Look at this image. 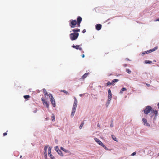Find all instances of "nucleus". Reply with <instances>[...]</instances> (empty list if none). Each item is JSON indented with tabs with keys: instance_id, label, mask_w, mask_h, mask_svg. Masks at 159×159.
Wrapping results in <instances>:
<instances>
[{
	"instance_id": "obj_33",
	"label": "nucleus",
	"mask_w": 159,
	"mask_h": 159,
	"mask_svg": "<svg viewBox=\"0 0 159 159\" xmlns=\"http://www.w3.org/2000/svg\"><path fill=\"white\" fill-rule=\"evenodd\" d=\"M54 149L57 152L59 150L57 146L55 147Z\"/></svg>"
},
{
	"instance_id": "obj_39",
	"label": "nucleus",
	"mask_w": 159,
	"mask_h": 159,
	"mask_svg": "<svg viewBox=\"0 0 159 159\" xmlns=\"http://www.w3.org/2000/svg\"><path fill=\"white\" fill-rule=\"evenodd\" d=\"M41 100L42 101L43 103L46 101L43 98H41Z\"/></svg>"
},
{
	"instance_id": "obj_36",
	"label": "nucleus",
	"mask_w": 159,
	"mask_h": 159,
	"mask_svg": "<svg viewBox=\"0 0 159 159\" xmlns=\"http://www.w3.org/2000/svg\"><path fill=\"white\" fill-rule=\"evenodd\" d=\"M55 116L54 115H53L52 116V121H53L55 120Z\"/></svg>"
},
{
	"instance_id": "obj_62",
	"label": "nucleus",
	"mask_w": 159,
	"mask_h": 159,
	"mask_svg": "<svg viewBox=\"0 0 159 159\" xmlns=\"http://www.w3.org/2000/svg\"><path fill=\"white\" fill-rule=\"evenodd\" d=\"M159 80H158V81H157V82H159Z\"/></svg>"
},
{
	"instance_id": "obj_61",
	"label": "nucleus",
	"mask_w": 159,
	"mask_h": 159,
	"mask_svg": "<svg viewBox=\"0 0 159 159\" xmlns=\"http://www.w3.org/2000/svg\"><path fill=\"white\" fill-rule=\"evenodd\" d=\"M159 80H158V81H157V82H159Z\"/></svg>"
},
{
	"instance_id": "obj_20",
	"label": "nucleus",
	"mask_w": 159,
	"mask_h": 159,
	"mask_svg": "<svg viewBox=\"0 0 159 159\" xmlns=\"http://www.w3.org/2000/svg\"><path fill=\"white\" fill-rule=\"evenodd\" d=\"M60 149L61 150H62L63 151L67 153V152H69V151L68 150L66 149H65L64 148H63L62 147H60Z\"/></svg>"
},
{
	"instance_id": "obj_45",
	"label": "nucleus",
	"mask_w": 159,
	"mask_h": 159,
	"mask_svg": "<svg viewBox=\"0 0 159 159\" xmlns=\"http://www.w3.org/2000/svg\"><path fill=\"white\" fill-rule=\"evenodd\" d=\"M146 85L148 87H149L150 86V84H146Z\"/></svg>"
},
{
	"instance_id": "obj_49",
	"label": "nucleus",
	"mask_w": 159,
	"mask_h": 159,
	"mask_svg": "<svg viewBox=\"0 0 159 159\" xmlns=\"http://www.w3.org/2000/svg\"><path fill=\"white\" fill-rule=\"evenodd\" d=\"M82 57L83 58H84L85 57V55L83 54L82 55Z\"/></svg>"
},
{
	"instance_id": "obj_8",
	"label": "nucleus",
	"mask_w": 159,
	"mask_h": 159,
	"mask_svg": "<svg viewBox=\"0 0 159 159\" xmlns=\"http://www.w3.org/2000/svg\"><path fill=\"white\" fill-rule=\"evenodd\" d=\"M94 140L100 145H101V146L102 145H103V143L101 141H100L98 139L96 138H94Z\"/></svg>"
},
{
	"instance_id": "obj_22",
	"label": "nucleus",
	"mask_w": 159,
	"mask_h": 159,
	"mask_svg": "<svg viewBox=\"0 0 159 159\" xmlns=\"http://www.w3.org/2000/svg\"><path fill=\"white\" fill-rule=\"evenodd\" d=\"M126 90V89L124 87L121 89L120 91V93L122 94L123 93V92Z\"/></svg>"
},
{
	"instance_id": "obj_27",
	"label": "nucleus",
	"mask_w": 159,
	"mask_h": 159,
	"mask_svg": "<svg viewBox=\"0 0 159 159\" xmlns=\"http://www.w3.org/2000/svg\"><path fill=\"white\" fill-rule=\"evenodd\" d=\"M61 92H63L65 93L66 95H69V93L66 91L64 90H61Z\"/></svg>"
},
{
	"instance_id": "obj_30",
	"label": "nucleus",
	"mask_w": 159,
	"mask_h": 159,
	"mask_svg": "<svg viewBox=\"0 0 159 159\" xmlns=\"http://www.w3.org/2000/svg\"><path fill=\"white\" fill-rule=\"evenodd\" d=\"M24 98L25 99H28L30 98V96L29 95H25L24 96Z\"/></svg>"
},
{
	"instance_id": "obj_51",
	"label": "nucleus",
	"mask_w": 159,
	"mask_h": 159,
	"mask_svg": "<svg viewBox=\"0 0 159 159\" xmlns=\"http://www.w3.org/2000/svg\"><path fill=\"white\" fill-rule=\"evenodd\" d=\"M127 65L126 64H125L124 65V66L125 67H126V66H127Z\"/></svg>"
},
{
	"instance_id": "obj_9",
	"label": "nucleus",
	"mask_w": 159,
	"mask_h": 159,
	"mask_svg": "<svg viewBox=\"0 0 159 159\" xmlns=\"http://www.w3.org/2000/svg\"><path fill=\"white\" fill-rule=\"evenodd\" d=\"M142 121H143L144 123V125H146L148 126H150V125L147 122V120L146 119H145L144 118H143L142 119Z\"/></svg>"
},
{
	"instance_id": "obj_5",
	"label": "nucleus",
	"mask_w": 159,
	"mask_h": 159,
	"mask_svg": "<svg viewBox=\"0 0 159 159\" xmlns=\"http://www.w3.org/2000/svg\"><path fill=\"white\" fill-rule=\"evenodd\" d=\"M48 147V146L47 145L46 146H45V147L44 148V157L45 158H47V152Z\"/></svg>"
},
{
	"instance_id": "obj_57",
	"label": "nucleus",
	"mask_w": 159,
	"mask_h": 159,
	"mask_svg": "<svg viewBox=\"0 0 159 159\" xmlns=\"http://www.w3.org/2000/svg\"><path fill=\"white\" fill-rule=\"evenodd\" d=\"M55 141V142H56L57 141V140L56 139Z\"/></svg>"
},
{
	"instance_id": "obj_34",
	"label": "nucleus",
	"mask_w": 159,
	"mask_h": 159,
	"mask_svg": "<svg viewBox=\"0 0 159 159\" xmlns=\"http://www.w3.org/2000/svg\"><path fill=\"white\" fill-rule=\"evenodd\" d=\"M48 96H49V97L50 98V99H52V98H54L52 94L50 93L49 94Z\"/></svg>"
},
{
	"instance_id": "obj_28",
	"label": "nucleus",
	"mask_w": 159,
	"mask_h": 159,
	"mask_svg": "<svg viewBox=\"0 0 159 159\" xmlns=\"http://www.w3.org/2000/svg\"><path fill=\"white\" fill-rule=\"evenodd\" d=\"M111 137L112 139L114 140V141H117V138L115 137V136L114 135H112Z\"/></svg>"
},
{
	"instance_id": "obj_42",
	"label": "nucleus",
	"mask_w": 159,
	"mask_h": 159,
	"mask_svg": "<svg viewBox=\"0 0 159 159\" xmlns=\"http://www.w3.org/2000/svg\"><path fill=\"white\" fill-rule=\"evenodd\" d=\"M86 32V30L85 29H84L83 31H82V33H85Z\"/></svg>"
},
{
	"instance_id": "obj_23",
	"label": "nucleus",
	"mask_w": 159,
	"mask_h": 159,
	"mask_svg": "<svg viewBox=\"0 0 159 159\" xmlns=\"http://www.w3.org/2000/svg\"><path fill=\"white\" fill-rule=\"evenodd\" d=\"M57 152L58 153V154L60 155V156H63V155L62 153V151L60 150H59Z\"/></svg>"
},
{
	"instance_id": "obj_17",
	"label": "nucleus",
	"mask_w": 159,
	"mask_h": 159,
	"mask_svg": "<svg viewBox=\"0 0 159 159\" xmlns=\"http://www.w3.org/2000/svg\"><path fill=\"white\" fill-rule=\"evenodd\" d=\"M80 29L78 28L72 30V31H73L74 33H78V32H80Z\"/></svg>"
},
{
	"instance_id": "obj_41",
	"label": "nucleus",
	"mask_w": 159,
	"mask_h": 159,
	"mask_svg": "<svg viewBox=\"0 0 159 159\" xmlns=\"http://www.w3.org/2000/svg\"><path fill=\"white\" fill-rule=\"evenodd\" d=\"M112 122H113V120H112L111 121V124L110 125V126L111 127L113 126Z\"/></svg>"
},
{
	"instance_id": "obj_13",
	"label": "nucleus",
	"mask_w": 159,
	"mask_h": 159,
	"mask_svg": "<svg viewBox=\"0 0 159 159\" xmlns=\"http://www.w3.org/2000/svg\"><path fill=\"white\" fill-rule=\"evenodd\" d=\"M141 77L142 79H146L147 78V74L146 73H144L142 74Z\"/></svg>"
},
{
	"instance_id": "obj_59",
	"label": "nucleus",
	"mask_w": 159,
	"mask_h": 159,
	"mask_svg": "<svg viewBox=\"0 0 159 159\" xmlns=\"http://www.w3.org/2000/svg\"><path fill=\"white\" fill-rule=\"evenodd\" d=\"M45 120H48L47 118H46V119H45Z\"/></svg>"
},
{
	"instance_id": "obj_4",
	"label": "nucleus",
	"mask_w": 159,
	"mask_h": 159,
	"mask_svg": "<svg viewBox=\"0 0 159 159\" xmlns=\"http://www.w3.org/2000/svg\"><path fill=\"white\" fill-rule=\"evenodd\" d=\"M74 98L75 99L73 103V109H76L77 107V100L76 98L75 97H74Z\"/></svg>"
},
{
	"instance_id": "obj_6",
	"label": "nucleus",
	"mask_w": 159,
	"mask_h": 159,
	"mask_svg": "<svg viewBox=\"0 0 159 159\" xmlns=\"http://www.w3.org/2000/svg\"><path fill=\"white\" fill-rule=\"evenodd\" d=\"M72 47L77 50L79 49L80 51H81L82 50L81 47H80V45H73L72 46Z\"/></svg>"
},
{
	"instance_id": "obj_7",
	"label": "nucleus",
	"mask_w": 159,
	"mask_h": 159,
	"mask_svg": "<svg viewBox=\"0 0 159 159\" xmlns=\"http://www.w3.org/2000/svg\"><path fill=\"white\" fill-rule=\"evenodd\" d=\"M102 27V25L100 24H98L95 26L96 29L98 31H99L101 29Z\"/></svg>"
},
{
	"instance_id": "obj_26",
	"label": "nucleus",
	"mask_w": 159,
	"mask_h": 159,
	"mask_svg": "<svg viewBox=\"0 0 159 159\" xmlns=\"http://www.w3.org/2000/svg\"><path fill=\"white\" fill-rule=\"evenodd\" d=\"M111 98L109 99V98H108V99L107 100V103H106V106L107 107L108 106L109 104L110 103V101H111Z\"/></svg>"
},
{
	"instance_id": "obj_12",
	"label": "nucleus",
	"mask_w": 159,
	"mask_h": 159,
	"mask_svg": "<svg viewBox=\"0 0 159 159\" xmlns=\"http://www.w3.org/2000/svg\"><path fill=\"white\" fill-rule=\"evenodd\" d=\"M108 98L109 99L111 98H112V93H111V90L110 89H109L108 90Z\"/></svg>"
},
{
	"instance_id": "obj_16",
	"label": "nucleus",
	"mask_w": 159,
	"mask_h": 159,
	"mask_svg": "<svg viewBox=\"0 0 159 159\" xmlns=\"http://www.w3.org/2000/svg\"><path fill=\"white\" fill-rule=\"evenodd\" d=\"M75 110L76 109H74L72 108L70 115L71 117H73V116H74L75 113Z\"/></svg>"
},
{
	"instance_id": "obj_14",
	"label": "nucleus",
	"mask_w": 159,
	"mask_h": 159,
	"mask_svg": "<svg viewBox=\"0 0 159 159\" xmlns=\"http://www.w3.org/2000/svg\"><path fill=\"white\" fill-rule=\"evenodd\" d=\"M150 53V51H149V50H148L146 51L143 52H141V53L143 56L144 55H145V54H148Z\"/></svg>"
},
{
	"instance_id": "obj_48",
	"label": "nucleus",
	"mask_w": 159,
	"mask_h": 159,
	"mask_svg": "<svg viewBox=\"0 0 159 159\" xmlns=\"http://www.w3.org/2000/svg\"><path fill=\"white\" fill-rule=\"evenodd\" d=\"M51 148L50 147H49L48 150L51 151Z\"/></svg>"
},
{
	"instance_id": "obj_19",
	"label": "nucleus",
	"mask_w": 159,
	"mask_h": 159,
	"mask_svg": "<svg viewBox=\"0 0 159 159\" xmlns=\"http://www.w3.org/2000/svg\"><path fill=\"white\" fill-rule=\"evenodd\" d=\"M153 112H154V114H155V118L154 119L155 120V117L156 116H157L158 115V112L157 111V110H153Z\"/></svg>"
},
{
	"instance_id": "obj_60",
	"label": "nucleus",
	"mask_w": 159,
	"mask_h": 159,
	"mask_svg": "<svg viewBox=\"0 0 159 159\" xmlns=\"http://www.w3.org/2000/svg\"><path fill=\"white\" fill-rule=\"evenodd\" d=\"M154 61L155 62L156 61L155 60H154Z\"/></svg>"
},
{
	"instance_id": "obj_44",
	"label": "nucleus",
	"mask_w": 159,
	"mask_h": 159,
	"mask_svg": "<svg viewBox=\"0 0 159 159\" xmlns=\"http://www.w3.org/2000/svg\"><path fill=\"white\" fill-rule=\"evenodd\" d=\"M7 134L6 132H5L3 134V136H5Z\"/></svg>"
},
{
	"instance_id": "obj_53",
	"label": "nucleus",
	"mask_w": 159,
	"mask_h": 159,
	"mask_svg": "<svg viewBox=\"0 0 159 159\" xmlns=\"http://www.w3.org/2000/svg\"><path fill=\"white\" fill-rule=\"evenodd\" d=\"M126 60H128V61H130V60L129 59H128V58H126Z\"/></svg>"
},
{
	"instance_id": "obj_47",
	"label": "nucleus",
	"mask_w": 159,
	"mask_h": 159,
	"mask_svg": "<svg viewBox=\"0 0 159 159\" xmlns=\"http://www.w3.org/2000/svg\"><path fill=\"white\" fill-rule=\"evenodd\" d=\"M155 21H159V18H158V19H156L155 20Z\"/></svg>"
},
{
	"instance_id": "obj_38",
	"label": "nucleus",
	"mask_w": 159,
	"mask_h": 159,
	"mask_svg": "<svg viewBox=\"0 0 159 159\" xmlns=\"http://www.w3.org/2000/svg\"><path fill=\"white\" fill-rule=\"evenodd\" d=\"M102 146L103 148H104L106 150H108V148L106 147V146L103 144V145H102Z\"/></svg>"
},
{
	"instance_id": "obj_2",
	"label": "nucleus",
	"mask_w": 159,
	"mask_h": 159,
	"mask_svg": "<svg viewBox=\"0 0 159 159\" xmlns=\"http://www.w3.org/2000/svg\"><path fill=\"white\" fill-rule=\"evenodd\" d=\"M69 25L71 28H74L75 25L77 24L76 20H70L69 21Z\"/></svg>"
},
{
	"instance_id": "obj_50",
	"label": "nucleus",
	"mask_w": 159,
	"mask_h": 159,
	"mask_svg": "<svg viewBox=\"0 0 159 159\" xmlns=\"http://www.w3.org/2000/svg\"><path fill=\"white\" fill-rule=\"evenodd\" d=\"M97 126L98 127H100V125L99 124V123H98V124H97Z\"/></svg>"
},
{
	"instance_id": "obj_54",
	"label": "nucleus",
	"mask_w": 159,
	"mask_h": 159,
	"mask_svg": "<svg viewBox=\"0 0 159 159\" xmlns=\"http://www.w3.org/2000/svg\"><path fill=\"white\" fill-rule=\"evenodd\" d=\"M77 24V25H78V27H80V26H79V25H78V24Z\"/></svg>"
},
{
	"instance_id": "obj_24",
	"label": "nucleus",
	"mask_w": 159,
	"mask_h": 159,
	"mask_svg": "<svg viewBox=\"0 0 159 159\" xmlns=\"http://www.w3.org/2000/svg\"><path fill=\"white\" fill-rule=\"evenodd\" d=\"M88 75V73H86L84 74L82 77L81 79H84L87 77Z\"/></svg>"
},
{
	"instance_id": "obj_15",
	"label": "nucleus",
	"mask_w": 159,
	"mask_h": 159,
	"mask_svg": "<svg viewBox=\"0 0 159 159\" xmlns=\"http://www.w3.org/2000/svg\"><path fill=\"white\" fill-rule=\"evenodd\" d=\"M44 105H45L47 108H49V102L45 101L43 103Z\"/></svg>"
},
{
	"instance_id": "obj_52",
	"label": "nucleus",
	"mask_w": 159,
	"mask_h": 159,
	"mask_svg": "<svg viewBox=\"0 0 159 159\" xmlns=\"http://www.w3.org/2000/svg\"><path fill=\"white\" fill-rule=\"evenodd\" d=\"M84 95V94H80L79 95V96H80V97H81L82 96V95Z\"/></svg>"
},
{
	"instance_id": "obj_43",
	"label": "nucleus",
	"mask_w": 159,
	"mask_h": 159,
	"mask_svg": "<svg viewBox=\"0 0 159 159\" xmlns=\"http://www.w3.org/2000/svg\"><path fill=\"white\" fill-rule=\"evenodd\" d=\"M48 155L50 154H51V151L48 150Z\"/></svg>"
},
{
	"instance_id": "obj_56",
	"label": "nucleus",
	"mask_w": 159,
	"mask_h": 159,
	"mask_svg": "<svg viewBox=\"0 0 159 159\" xmlns=\"http://www.w3.org/2000/svg\"><path fill=\"white\" fill-rule=\"evenodd\" d=\"M22 156H20V158H22Z\"/></svg>"
},
{
	"instance_id": "obj_18",
	"label": "nucleus",
	"mask_w": 159,
	"mask_h": 159,
	"mask_svg": "<svg viewBox=\"0 0 159 159\" xmlns=\"http://www.w3.org/2000/svg\"><path fill=\"white\" fill-rule=\"evenodd\" d=\"M152 63V61H149V60H145L144 61V64H151Z\"/></svg>"
},
{
	"instance_id": "obj_58",
	"label": "nucleus",
	"mask_w": 159,
	"mask_h": 159,
	"mask_svg": "<svg viewBox=\"0 0 159 159\" xmlns=\"http://www.w3.org/2000/svg\"><path fill=\"white\" fill-rule=\"evenodd\" d=\"M158 156H159V153H158L157 154Z\"/></svg>"
},
{
	"instance_id": "obj_46",
	"label": "nucleus",
	"mask_w": 159,
	"mask_h": 159,
	"mask_svg": "<svg viewBox=\"0 0 159 159\" xmlns=\"http://www.w3.org/2000/svg\"><path fill=\"white\" fill-rule=\"evenodd\" d=\"M37 112V110H34L33 111V112L34 113H36Z\"/></svg>"
},
{
	"instance_id": "obj_25",
	"label": "nucleus",
	"mask_w": 159,
	"mask_h": 159,
	"mask_svg": "<svg viewBox=\"0 0 159 159\" xmlns=\"http://www.w3.org/2000/svg\"><path fill=\"white\" fill-rule=\"evenodd\" d=\"M119 80L117 79H115L112 80L111 83L112 85L114 84L115 83L118 81Z\"/></svg>"
},
{
	"instance_id": "obj_3",
	"label": "nucleus",
	"mask_w": 159,
	"mask_h": 159,
	"mask_svg": "<svg viewBox=\"0 0 159 159\" xmlns=\"http://www.w3.org/2000/svg\"><path fill=\"white\" fill-rule=\"evenodd\" d=\"M152 108L151 106H147L146 107L145 109L143 110V111H144V113L145 114H147L150 113L151 111H152Z\"/></svg>"
},
{
	"instance_id": "obj_31",
	"label": "nucleus",
	"mask_w": 159,
	"mask_h": 159,
	"mask_svg": "<svg viewBox=\"0 0 159 159\" xmlns=\"http://www.w3.org/2000/svg\"><path fill=\"white\" fill-rule=\"evenodd\" d=\"M84 125V122H82L81 123V124L80 125V126H79V128L80 129H82V127L83 126V125Z\"/></svg>"
},
{
	"instance_id": "obj_40",
	"label": "nucleus",
	"mask_w": 159,
	"mask_h": 159,
	"mask_svg": "<svg viewBox=\"0 0 159 159\" xmlns=\"http://www.w3.org/2000/svg\"><path fill=\"white\" fill-rule=\"evenodd\" d=\"M136 154V152H133L132 153L131 155L132 156H134Z\"/></svg>"
},
{
	"instance_id": "obj_29",
	"label": "nucleus",
	"mask_w": 159,
	"mask_h": 159,
	"mask_svg": "<svg viewBox=\"0 0 159 159\" xmlns=\"http://www.w3.org/2000/svg\"><path fill=\"white\" fill-rule=\"evenodd\" d=\"M43 93L45 95H47L48 94V92H47L45 89H43Z\"/></svg>"
},
{
	"instance_id": "obj_35",
	"label": "nucleus",
	"mask_w": 159,
	"mask_h": 159,
	"mask_svg": "<svg viewBox=\"0 0 159 159\" xmlns=\"http://www.w3.org/2000/svg\"><path fill=\"white\" fill-rule=\"evenodd\" d=\"M50 157L51 159H54L55 158V157H54L51 154L48 155Z\"/></svg>"
},
{
	"instance_id": "obj_21",
	"label": "nucleus",
	"mask_w": 159,
	"mask_h": 159,
	"mask_svg": "<svg viewBox=\"0 0 159 159\" xmlns=\"http://www.w3.org/2000/svg\"><path fill=\"white\" fill-rule=\"evenodd\" d=\"M157 49V47H155L154 48H153L152 49H150L149 51H150V52L151 53L152 52H153V51H154L156 50Z\"/></svg>"
},
{
	"instance_id": "obj_32",
	"label": "nucleus",
	"mask_w": 159,
	"mask_h": 159,
	"mask_svg": "<svg viewBox=\"0 0 159 159\" xmlns=\"http://www.w3.org/2000/svg\"><path fill=\"white\" fill-rule=\"evenodd\" d=\"M126 72L128 74H130L131 73V71L129 69H126Z\"/></svg>"
},
{
	"instance_id": "obj_10",
	"label": "nucleus",
	"mask_w": 159,
	"mask_h": 159,
	"mask_svg": "<svg viewBox=\"0 0 159 159\" xmlns=\"http://www.w3.org/2000/svg\"><path fill=\"white\" fill-rule=\"evenodd\" d=\"M77 23L78 25L80 24L82 20V18L80 16H78L77 18Z\"/></svg>"
},
{
	"instance_id": "obj_55",
	"label": "nucleus",
	"mask_w": 159,
	"mask_h": 159,
	"mask_svg": "<svg viewBox=\"0 0 159 159\" xmlns=\"http://www.w3.org/2000/svg\"><path fill=\"white\" fill-rule=\"evenodd\" d=\"M157 105L158 106V107L159 108V102L158 103Z\"/></svg>"
},
{
	"instance_id": "obj_1",
	"label": "nucleus",
	"mask_w": 159,
	"mask_h": 159,
	"mask_svg": "<svg viewBox=\"0 0 159 159\" xmlns=\"http://www.w3.org/2000/svg\"><path fill=\"white\" fill-rule=\"evenodd\" d=\"M79 35V33H73L70 34V37L72 41L75 40L77 39Z\"/></svg>"
},
{
	"instance_id": "obj_11",
	"label": "nucleus",
	"mask_w": 159,
	"mask_h": 159,
	"mask_svg": "<svg viewBox=\"0 0 159 159\" xmlns=\"http://www.w3.org/2000/svg\"><path fill=\"white\" fill-rule=\"evenodd\" d=\"M50 101L51 102V103L52 104L53 106L54 107H56V103H55V99L54 98L50 99Z\"/></svg>"
},
{
	"instance_id": "obj_37",
	"label": "nucleus",
	"mask_w": 159,
	"mask_h": 159,
	"mask_svg": "<svg viewBox=\"0 0 159 159\" xmlns=\"http://www.w3.org/2000/svg\"><path fill=\"white\" fill-rule=\"evenodd\" d=\"M107 86H108L110 85H112L111 82H110V81H108V82H107Z\"/></svg>"
}]
</instances>
